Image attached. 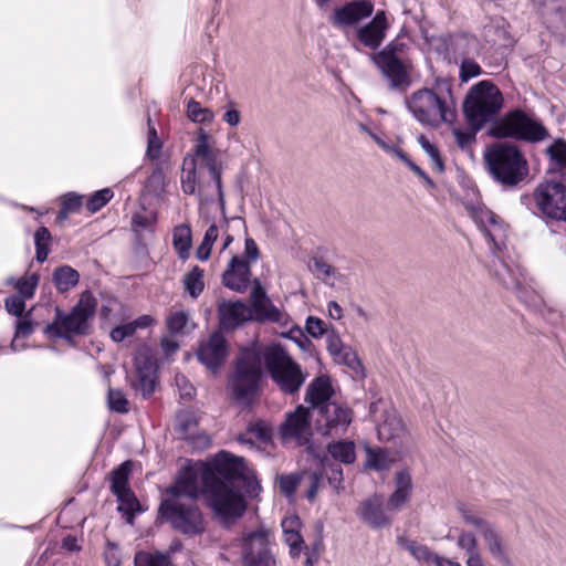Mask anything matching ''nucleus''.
<instances>
[{"label": "nucleus", "instance_id": "obj_48", "mask_svg": "<svg viewBox=\"0 0 566 566\" xmlns=\"http://www.w3.org/2000/svg\"><path fill=\"white\" fill-rule=\"evenodd\" d=\"M108 406L113 411L125 413L129 410V402L119 389H108Z\"/></svg>", "mask_w": 566, "mask_h": 566}, {"label": "nucleus", "instance_id": "obj_54", "mask_svg": "<svg viewBox=\"0 0 566 566\" xmlns=\"http://www.w3.org/2000/svg\"><path fill=\"white\" fill-rule=\"evenodd\" d=\"M196 426L197 421L189 412L178 415V430L185 438L193 433Z\"/></svg>", "mask_w": 566, "mask_h": 566}, {"label": "nucleus", "instance_id": "obj_28", "mask_svg": "<svg viewBox=\"0 0 566 566\" xmlns=\"http://www.w3.org/2000/svg\"><path fill=\"white\" fill-rule=\"evenodd\" d=\"M395 484L396 490L389 496L387 503L388 512L400 511L408 503L412 490L410 473L407 470L397 472L395 478Z\"/></svg>", "mask_w": 566, "mask_h": 566}, {"label": "nucleus", "instance_id": "obj_43", "mask_svg": "<svg viewBox=\"0 0 566 566\" xmlns=\"http://www.w3.org/2000/svg\"><path fill=\"white\" fill-rule=\"evenodd\" d=\"M51 241V233L45 227H41L34 234L35 243V258L39 262H44L49 254V244Z\"/></svg>", "mask_w": 566, "mask_h": 566}, {"label": "nucleus", "instance_id": "obj_40", "mask_svg": "<svg viewBox=\"0 0 566 566\" xmlns=\"http://www.w3.org/2000/svg\"><path fill=\"white\" fill-rule=\"evenodd\" d=\"M119 502L118 510L127 515V522L132 523L134 513L139 509V502L132 490L122 491L115 494Z\"/></svg>", "mask_w": 566, "mask_h": 566}, {"label": "nucleus", "instance_id": "obj_19", "mask_svg": "<svg viewBox=\"0 0 566 566\" xmlns=\"http://www.w3.org/2000/svg\"><path fill=\"white\" fill-rule=\"evenodd\" d=\"M359 520L370 528H387L392 523V517L384 507V497L380 494H373L361 501L356 510Z\"/></svg>", "mask_w": 566, "mask_h": 566}, {"label": "nucleus", "instance_id": "obj_20", "mask_svg": "<svg viewBox=\"0 0 566 566\" xmlns=\"http://www.w3.org/2000/svg\"><path fill=\"white\" fill-rule=\"evenodd\" d=\"M374 63L380 69L392 88L409 84L408 65L401 57H396L389 50H381L371 55Z\"/></svg>", "mask_w": 566, "mask_h": 566}, {"label": "nucleus", "instance_id": "obj_21", "mask_svg": "<svg viewBox=\"0 0 566 566\" xmlns=\"http://www.w3.org/2000/svg\"><path fill=\"white\" fill-rule=\"evenodd\" d=\"M197 356L199 361L208 369L212 371L218 370L228 356V344L223 334L214 332L207 339L202 340Z\"/></svg>", "mask_w": 566, "mask_h": 566}, {"label": "nucleus", "instance_id": "obj_42", "mask_svg": "<svg viewBox=\"0 0 566 566\" xmlns=\"http://www.w3.org/2000/svg\"><path fill=\"white\" fill-rule=\"evenodd\" d=\"M132 469L129 461L122 463L112 473V491L114 494L122 491L129 490L128 488V475Z\"/></svg>", "mask_w": 566, "mask_h": 566}, {"label": "nucleus", "instance_id": "obj_53", "mask_svg": "<svg viewBox=\"0 0 566 566\" xmlns=\"http://www.w3.org/2000/svg\"><path fill=\"white\" fill-rule=\"evenodd\" d=\"M175 382L182 399L190 400L195 397L196 389L185 375L177 374L175 376Z\"/></svg>", "mask_w": 566, "mask_h": 566}, {"label": "nucleus", "instance_id": "obj_47", "mask_svg": "<svg viewBox=\"0 0 566 566\" xmlns=\"http://www.w3.org/2000/svg\"><path fill=\"white\" fill-rule=\"evenodd\" d=\"M189 323V317L184 311L171 313L167 318V328L171 334L184 333Z\"/></svg>", "mask_w": 566, "mask_h": 566}, {"label": "nucleus", "instance_id": "obj_32", "mask_svg": "<svg viewBox=\"0 0 566 566\" xmlns=\"http://www.w3.org/2000/svg\"><path fill=\"white\" fill-rule=\"evenodd\" d=\"M321 283L337 292L347 284V276L338 268L321 258Z\"/></svg>", "mask_w": 566, "mask_h": 566}, {"label": "nucleus", "instance_id": "obj_27", "mask_svg": "<svg viewBox=\"0 0 566 566\" xmlns=\"http://www.w3.org/2000/svg\"><path fill=\"white\" fill-rule=\"evenodd\" d=\"M220 325L226 329H233L247 321H251L250 307L241 302H222L219 305Z\"/></svg>", "mask_w": 566, "mask_h": 566}, {"label": "nucleus", "instance_id": "obj_24", "mask_svg": "<svg viewBox=\"0 0 566 566\" xmlns=\"http://www.w3.org/2000/svg\"><path fill=\"white\" fill-rule=\"evenodd\" d=\"M373 11L374 4L370 0H354L337 8L331 17V21L336 27H349L370 17Z\"/></svg>", "mask_w": 566, "mask_h": 566}, {"label": "nucleus", "instance_id": "obj_8", "mask_svg": "<svg viewBox=\"0 0 566 566\" xmlns=\"http://www.w3.org/2000/svg\"><path fill=\"white\" fill-rule=\"evenodd\" d=\"M159 512L175 530L185 535H197L205 531V520L195 501L163 499Z\"/></svg>", "mask_w": 566, "mask_h": 566}, {"label": "nucleus", "instance_id": "obj_23", "mask_svg": "<svg viewBox=\"0 0 566 566\" xmlns=\"http://www.w3.org/2000/svg\"><path fill=\"white\" fill-rule=\"evenodd\" d=\"M250 262L242 256L232 255L222 274V283L226 287L243 293L251 282Z\"/></svg>", "mask_w": 566, "mask_h": 566}, {"label": "nucleus", "instance_id": "obj_1", "mask_svg": "<svg viewBox=\"0 0 566 566\" xmlns=\"http://www.w3.org/2000/svg\"><path fill=\"white\" fill-rule=\"evenodd\" d=\"M203 493L214 513L222 518H238L243 515L247 503L232 485L224 483L207 464L197 463L184 468L169 486L164 499L195 501Z\"/></svg>", "mask_w": 566, "mask_h": 566}, {"label": "nucleus", "instance_id": "obj_59", "mask_svg": "<svg viewBox=\"0 0 566 566\" xmlns=\"http://www.w3.org/2000/svg\"><path fill=\"white\" fill-rule=\"evenodd\" d=\"M61 200L62 207L71 213L78 212L83 205V197L74 192L64 195Z\"/></svg>", "mask_w": 566, "mask_h": 566}, {"label": "nucleus", "instance_id": "obj_52", "mask_svg": "<svg viewBox=\"0 0 566 566\" xmlns=\"http://www.w3.org/2000/svg\"><path fill=\"white\" fill-rule=\"evenodd\" d=\"M481 74L480 65L472 59L464 57L460 66V78L462 82L469 81L471 77Z\"/></svg>", "mask_w": 566, "mask_h": 566}, {"label": "nucleus", "instance_id": "obj_46", "mask_svg": "<svg viewBox=\"0 0 566 566\" xmlns=\"http://www.w3.org/2000/svg\"><path fill=\"white\" fill-rule=\"evenodd\" d=\"M136 373L135 375L156 374V360L147 353V350H139L134 359Z\"/></svg>", "mask_w": 566, "mask_h": 566}, {"label": "nucleus", "instance_id": "obj_37", "mask_svg": "<svg viewBox=\"0 0 566 566\" xmlns=\"http://www.w3.org/2000/svg\"><path fill=\"white\" fill-rule=\"evenodd\" d=\"M78 272L69 265L57 268L53 273V281L60 292L70 291L78 283Z\"/></svg>", "mask_w": 566, "mask_h": 566}, {"label": "nucleus", "instance_id": "obj_15", "mask_svg": "<svg viewBox=\"0 0 566 566\" xmlns=\"http://www.w3.org/2000/svg\"><path fill=\"white\" fill-rule=\"evenodd\" d=\"M460 513L467 524L479 531L491 556L503 564H509L505 541L496 526L471 510L460 509Z\"/></svg>", "mask_w": 566, "mask_h": 566}, {"label": "nucleus", "instance_id": "obj_61", "mask_svg": "<svg viewBox=\"0 0 566 566\" xmlns=\"http://www.w3.org/2000/svg\"><path fill=\"white\" fill-rule=\"evenodd\" d=\"M244 253L250 264L258 261L260 251L256 242L252 238H247L244 242Z\"/></svg>", "mask_w": 566, "mask_h": 566}, {"label": "nucleus", "instance_id": "obj_5", "mask_svg": "<svg viewBox=\"0 0 566 566\" xmlns=\"http://www.w3.org/2000/svg\"><path fill=\"white\" fill-rule=\"evenodd\" d=\"M97 301L94 295L85 291L69 314L64 315L57 311L55 321L46 326L45 332L69 342L75 335H86L90 329L88 321L94 316Z\"/></svg>", "mask_w": 566, "mask_h": 566}, {"label": "nucleus", "instance_id": "obj_7", "mask_svg": "<svg viewBox=\"0 0 566 566\" xmlns=\"http://www.w3.org/2000/svg\"><path fill=\"white\" fill-rule=\"evenodd\" d=\"M496 138H515L526 142H539L548 136L547 129L538 122L516 109L495 120L490 129Z\"/></svg>", "mask_w": 566, "mask_h": 566}, {"label": "nucleus", "instance_id": "obj_49", "mask_svg": "<svg viewBox=\"0 0 566 566\" xmlns=\"http://www.w3.org/2000/svg\"><path fill=\"white\" fill-rule=\"evenodd\" d=\"M112 198L113 191L109 188L98 190L88 198L86 208L91 212H96L102 209Z\"/></svg>", "mask_w": 566, "mask_h": 566}, {"label": "nucleus", "instance_id": "obj_22", "mask_svg": "<svg viewBox=\"0 0 566 566\" xmlns=\"http://www.w3.org/2000/svg\"><path fill=\"white\" fill-rule=\"evenodd\" d=\"M250 298L251 319L273 323L283 319V313L272 304L258 279L253 281Z\"/></svg>", "mask_w": 566, "mask_h": 566}, {"label": "nucleus", "instance_id": "obj_9", "mask_svg": "<svg viewBox=\"0 0 566 566\" xmlns=\"http://www.w3.org/2000/svg\"><path fill=\"white\" fill-rule=\"evenodd\" d=\"M407 106L422 125L437 127L442 122H452L454 117V113L447 106L446 102L429 88L412 93L407 99Z\"/></svg>", "mask_w": 566, "mask_h": 566}, {"label": "nucleus", "instance_id": "obj_64", "mask_svg": "<svg viewBox=\"0 0 566 566\" xmlns=\"http://www.w3.org/2000/svg\"><path fill=\"white\" fill-rule=\"evenodd\" d=\"M327 316L334 321L343 318V308L336 301H329L326 305Z\"/></svg>", "mask_w": 566, "mask_h": 566}, {"label": "nucleus", "instance_id": "obj_6", "mask_svg": "<svg viewBox=\"0 0 566 566\" xmlns=\"http://www.w3.org/2000/svg\"><path fill=\"white\" fill-rule=\"evenodd\" d=\"M263 360L272 380L283 392L298 391L305 377L300 366L280 345L266 347L263 352Z\"/></svg>", "mask_w": 566, "mask_h": 566}, {"label": "nucleus", "instance_id": "obj_63", "mask_svg": "<svg viewBox=\"0 0 566 566\" xmlns=\"http://www.w3.org/2000/svg\"><path fill=\"white\" fill-rule=\"evenodd\" d=\"M32 332H33V324L28 318V315H25L24 317L20 318L17 322V329H15L17 337L25 338L29 335H31Z\"/></svg>", "mask_w": 566, "mask_h": 566}, {"label": "nucleus", "instance_id": "obj_62", "mask_svg": "<svg viewBox=\"0 0 566 566\" xmlns=\"http://www.w3.org/2000/svg\"><path fill=\"white\" fill-rule=\"evenodd\" d=\"M475 132L476 130H474V129H473V132H462L460 129H454L453 134L455 136V142H457L458 146L462 149L470 146V144L475 138Z\"/></svg>", "mask_w": 566, "mask_h": 566}, {"label": "nucleus", "instance_id": "obj_41", "mask_svg": "<svg viewBox=\"0 0 566 566\" xmlns=\"http://www.w3.org/2000/svg\"><path fill=\"white\" fill-rule=\"evenodd\" d=\"M187 116L193 123H210L214 118L213 112L201 106V104L195 99H190L187 104Z\"/></svg>", "mask_w": 566, "mask_h": 566}, {"label": "nucleus", "instance_id": "obj_35", "mask_svg": "<svg viewBox=\"0 0 566 566\" xmlns=\"http://www.w3.org/2000/svg\"><path fill=\"white\" fill-rule=\"evenodd\" d=\"M192 243L191 229L189 224H179L174 229L172 244L181 260L189 258Z\"/></svg>", "mask_w": 566, "mask_h": 566}, {"label": "nucleus", "instance_id": "obj_38", "mask_svg": "<svg viewBox=\"0 0 566 566\" xmlns=\"http://www.w3.org/2000/svg\"><path fill=\"white\" fill-rule=\"evenodd\" d=\"M185 290L193 298H197L205 289L203 270L199 266H193L192 270L185 275L184 279Z\"/></svg>", "mask_w": 566, "mask_h": 566}, {"label": "nucleus", "instance_id": "obj_29", "mask_svg": "<svg viewBox=\"0 0 566 566\" xmlns=\"http://www.w3.org/2000/svg\"><path fill=\"white\" fill-rule=\"evenodd\" d=\"M301 526V520L296 515L286 516L281 522L283 541L290 547V553L293 557L300 555L304 544L300 533Z\"/></svg>", "mask_w": 566, "mask_h": 566}, {"label": "nucleus", "instance_id": "obj_4", "mask_svg": "<svg viewBox=\"0 0 566 566\" xmlns=\"http://www.w3.org/2000/svg\"><path fill=\"white\" fill-rule=\"evenodd\" d=\"M262 360L263 354L255 349L240 353L229 381L235 400L249 403L254 398L262 376Z\"/></svg>", "mask_w": 566, "mask_h": 566}, {"label": "nucleus", "instance_id": "obj_11", "mask_svg": "<svg viewBox=\"0 0 566 566\" xmlns=\"http://www.w3.org/2000/svg\"><path fill=\"white\" fill-rule=\"evenodd\" d=\"M313 434V412L304 406H297L295 410L287 412L280 426V437L283 443L305 447L310 453L314 452Z\"/></svg>", "mask_w": 566, "mask_h": 566}, {"label": "nucleus", "instance_id": "obj_44", "mask_svg": "<svg viewBox=\"0 0 566 566\" xmlns=\"http://www.w3.org/2000/svg\"><path fill=\"white\" fill-rule=\"evenodd\" d=\"M39 283V275L35 273L25 275L14 282V287L18 291V296L24 300L31 298L34 295L35 289Z\"/></svg>", "mask_w": 566, "mask_h": 566}, {"label": "nucleus", "instance_id": "obj_33", "mask_svg": "<svg viewBox=\"0 0 566 566\" xmlns=\"http://www.w3.org/2000/svg\"><path fill=\"white\" fill-rule=\"evenodd\" d=\"M397 543L419 563L430 564L433 563L437 557V554L432 552L428 546L408 537L400 536L397 538Z\"/></svg>", "mask_w": 566, "mask_h": 566}, {"label": "nucleus", "instance_id": "obj_10", "mask_svg": "<svg viewBox=\"0 0 566 566\" xmlns=\"http://www.w3.org/2000/svg\"><path fill=\"white\" fill-rule=\"evenodd\" d=\"M209 134L203 128H199L196 137V145L193 147V155L188 159L196 160L199 174L205 176V170L208 171V181L211 182V186L218 196L219 203L223 209L224 196L221 181L222 164L219 159V151L209 145Z\"/></svg>", "mask_w": 566, "mask_h": 566}, {"label": "nucleus", "instance_id": "obj_57", "mask_svg": "<svg viewBox=\"0 0 566 566\" xmlns=\"http://www.w3.org/2000/svg\"><path fill=\"white\" fill-rule=\"evenodd\" d=\"M418 140H419V144L421 145V147L423 148V150L430 156L433 164L438 167V169L440 171H442L443 163L440 158L438 149L423 135H420Z\"/></svg>", "mask_w": 566, "mask_h": 566}, {"label": "nucleus", "instance_id": "obj_55", "mask_svg": "<svg viewBox=\"0 0 566 566\" xmlns=\"http://www.w3.org/2000/svg\"><path fill=\"white\" fill-rule=\"evenodd\" d=\"M8 313L21 317L25 310V300L22 296L11 295L4 300Z\"/></svg>", "mask_w": 566, "mask_h": 566}, {"label": "nucleus", "instance_id": "obj_13", "mask_svg": "<svg viewBox=\"0 0 566 566\" xmlns=\"http://www.w3.org/2000/svg\"><path fill=\"white\" fill-rule=\"evenodd\" d=\"M356 460V447L350 440H337L327 443L326 454L321 458V478L324 475L329 485L338 492L343 481L340 464H352Z\"/></svg>", "mask_w": 566, "mask_h": 566}, {"label": "nucleus", "instance_id": "obj_45", "mask_svg": "<svg viewBox=\"0 0 566 566\" xmlns=\"http://www.w3.org/2000/svg\"><path fill=\"white\" fill-rule=\"evenodd\" d=\"M132 385L144 398L150 397L155 391L156 374L135 375Z\"/></svg>", "mask_w": 566, "mask_h": 566}, {"label": "nucleus", "instance_id": "obj_56", "mask_svg": "<svg viewBox=\"0 0 566 566\" xmlns=\"http://www.w3.org/2000/svg\"><path fill=\"white\" fill-rule=\"evenodd\" d=\"M300 476L296 474H286L279 478V484L282 493L292 496L300 484Z\"/></svg>", "mask_w": 566, "mask_h": 566}, {"label": "nucleus", "instance_id": "obj_60", "mask_svg": "<svg viewBox=\"0 0 566 566\" xmlns=\"http://www.w3.org/2000/svg\"><path fill=\"white\" fill-rule=\"evenodd\" d=\"M135 332V325H133L132 323H127L114 327L111 332V338L114 342L119 343L124 340L126 337L133 336Z\"/></svg>", "mask_w": 566, "mask_h": 566}, {"label": "nucleus", "instance_id": "obj_51", "mask_svg": "<svg viewBox=\"0 0 566 566\" xmlns=\"http://www.w3.org/2000/svg\"><path fill=\"white\" fill-rule=\"evenodd\" d=\"M336 394L333 380L328 375H321V412H323V405L335 403L331 398Z\"/></svg>", "mask_w": 566, "mask_h": 566}, {"label": "nucleus", "instance_id": "obj_26", "mask_svg": "<svg viewBox=\"0 0 566 566\" xmlns=\"http://www.w3.org/2000/svg\"><path fill=\"white\" fill-rule=\"evenodd\" d=\"M387 28L386 13L378 11L369 23L356 30V38L363 45L375 50L382 43Z\"/></svg>", "mask_w": 566, "mask_h": 566}, {"label": "nucleus", "instance_id": "obj_31", "mask_svg": "<svg viewBox=\"0 0 566 566\" xmlns=\"http://www.w3.org/2000/svg\"><path fill=\"white\" fill-rule=\"evenodd\" d=\"M271 437V428L263 421H255L250 423L245 432L238 437V441L253 449L255 447V441L260 443H268L270 442Z\"/></svg>", "mask_w": 566, "mask_h": 566}, {"label": "nucleus", "instance_id": "obj_39", "mask_svg": "<svg viewBox=\"0 0 566 566\" xmlns=\"http://www.w3.org/2000/svg\"><path fill=\"white\" fill-rule=\"evenodd\" d=\"M135 566H174L170 558L161 553L138 552L134 558Z\"/></svg>", "mask_w": 566, "mask_h": 566}, {"label": "nucleus", "instance_id": "obj_12", "mask_svg": "<svg viewBox=\"0 0 566 566\" xmlns=\"http://www.w3.org/2000/svg\"><path fill=\"white\" fill-rule=\"evenodd\" d=\"M369 413L377 424L379 440L391 442L394 446H402L409 438V432L399 412L381 399L370 403Z\"/></svg>", "mask_w": 566, "mask_h": 566}, {"label": "nucleus", "instance_id": "obj_17", "mask_svg": "<svg viewBox=\"0 0 566 566\" xmlns=\"http://www.w3.org/2000/svg\"><path fill=\"white\" fill-rule=\"evenodd\" d=\"M353 411L345 405L325 403L321 412V436L340 437L352 422Z\"/></svg>", "mask_w": 566, "mask_h": 566}, {"label": "nucleus", "instance_id": "obj_34", "mask_svg": "<svg viewBox=\"0 0 566 566\" xmlns=\"http://www.w3.org/2000/svg\"><path fill=\"white\" fill-rule=\"evenodd\" d=\"M546 154L551 160L549 169L566 178V140L563 138L556 139L547 147Z\"/></svg>", "mask_w": 566, "mask_h": 566}, {"label": "nucleus", "instance_id": "obj_50", "mask_svg": "<svg viewBox=\"0 0 566 566\" xmlns=\"http://www.w3.org/2000/svg\"><path fill=\"white\" fill-rule=\"evenodd\" d=\"M245 566H276L275 558L271 551L258 552V554L250 553L243 558Z\"/></svg>", "mask_w": 566, "mask_h": 566}, {"label": "nucleus", "instance_id": "obj_58", "mask_svg": "<svg viewBox=\"0 0 566 566\" xmlns=\"http://www.w3.org/2000/svg\"><path fill=\"white\" fill-rule=\"evenodd\" d=\"M457 544L465 552V554L473 553L479 549L476 537L474 534L469 532H462L458 537Z\"/></svg>", "mask_w": 566, "mask_h": 566}, {"label": "nucleus", "instance_id": "obj_36", "mask_svg": "<svg viewBox=\"0 0 566 566\" xmlns=\"http://www.w3.org/2000/svg\"><path fill=\"white\" fill-rule=\"evenodd\" d=\"M366 460L365 467L375 471H384L390 468L394 460L389 457V452L382 448H371L365 446Z\"/></svg>", "mask_w": 566, "mask_h": 566}, {"label": "nucleus", "instance_id": "obj_2", "mask_svg": "<svg viewBox=\"0 0 566 566\" xmlns=\"http://www.w3.org/2000/svg\"><path fill=\"white\" fill-rule=\"evenodd\" d=\"M484 160L490 175L500 185L513 188L528 176V163L517 146L499 142L484 153Z\"/></svg>", "mask_w": 566, "mask_h": 566}, {"label": "nucleus", "instance_id": "obj_3", "mask_svg": "<svg viewBox=\"0 0 566 566\" xmlns=\"http://www.w3.org/2000/svg\"><path fill=\"white\" fill-rule=\"evenodd\" d=\"M502 105L500 90L490 81H481L469 91L463 103V113L470 126L479 130L500 112Z\"/></svg>", "mask_w": 566, "mask_h": 566}, {"label": "nucleus", "instance_id": "obj_14", "mask_svg": "<svg viewBox=\"0 0 566 566\" xmlns=\"http://www.w3.org/2000/svg\"><path fill=\"white\" fill-rule=\"evenodd\" d=\"M321 337H325L326 352L337 365H344L360 377H365V368L361 360L353 348L345 345L337 329L331 324L321 319Z\"/></svg>", "mask_w": 566, "mask_h": 566}, {"label": "nucleus", "instance_id": "obj_16", "mask_svg": "<svg viewBox=\"0 0 566 566\" xmlns=\"http://www.w3.org/2000/svg\"><path fill=\"white\" fill-rule=\"evenodd\" d=\"M539 210L552 219L566 221V186L558 181H545L534 191Z\"/></svg>", "mask_w": 566, "mask_h": 566}, {"label": "nucleus", "instance_id": "obj_18", "mask_svg": "<svg viewBox=\"0 0 566 566\" xmlns=\"http://www.w3.org/2000/svg\"><path fill=\"white\" fill-rule=\"evenodd\" d=\"M181 188L186 195H197L200 202L211 201L217 195L211 182L197 170L196 160H189L188 157L184 159Z\"/></svg>", "mask_w": 566, "mask_h": 566}, {"label": "nucleus", "instance_id": "obj_30", "mask_svg": "<svg viewBox=\"0 0 566 566\" xmlns=\"http://www.w3.org/2000/svg\"><path fill=\"white\" fill-rule=\"evenodd\" d=\"M272 538L273 534L271 530L264 526H260L258 530L247 533L243 536V558L250 553L255 555L258 552L263 553V551H271L270 544Z\"/></svg>", "mask_w": 566, "mask_h": 566}, {"label": "nucleus", "instance_id": "obj_25", "mask_svg": "<svg viewBox=\"0 0 566 566\" xmlns=\"http://www.w3.org/2000/svg\"><path fill=\"white\" fill-rule=\"evenodd\" d=\"M216 475L220 479L223 476L224 483H229L232 488L238 491L241 495L240 490L234 485L233 480L239 478L244 471V460L240 457H234L226 451L219 452L211 465H209ZM223 482V480H221Z\"/></svg>", "mask_w": 566, "mask_h": 566}]
</instances>
